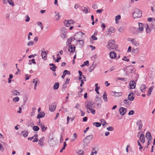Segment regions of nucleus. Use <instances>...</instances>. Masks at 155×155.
<instances>
[{"label":"nucleus","mask_w":155,"mask_h":155,"mask_svg":"<svg viewBox=\"0 0 155 155\" xmlns=\"http://www.w3.org/2000/svg\"><path fill=\"white\" fill-rule=\"evenodd\" d=\"M115 40L114 39L109 40L108 42L107 46L109 49H114L117 48V46L115 44Z\"/></svg>","instance_id":"1"},{"label":"nucleus","mask_w":155,"mask_h":155,"mask_svg":"<svg viewBox=\"0 0 155 155\" xmlns=\"http://www.w3.org/2000/svg\"><path fill=\"white\" fill-rule=\"evenodd\" d=\"M92 138V136H86L83 139V143L84 147L87 145Z\"/></svg>","instance_id":"2"},{"label":"nucleus","mask_w":155,"mask_h":155,"mask_svg":"<svg viewBox=\"0 0 155 155\" xmlns=\"http://www.w3.org/2000/svg\"><path fill=\"white\" fill-rule=\"evenodd\" d=\"M133 15L134 18H140L142 16L141 12L139 9H136L133 13Z\"/></svg>","instance_id":"3"},{"label":"nucleus","mask_w":155,"mask_h":155,"mask_svg":"<svg viewBox=\"0 0 155 155\" xmlns=\"http://www.w3.org/2000/svg\"><path fill=\"white\" fill-rule=\"evenodd\" d=\"M56 140L53 137V136H49L48 143L50 147H53L56 143Z\"/></svg>","instance_id":"4"},{"label":"nucleus","mask_w":155,"mask_h":155,"mask_svg":"<svg viewBox=\"0 0 155 155\" xmlns=\"http://www.w3.org/2000/svg\"><path fill=\"white\" fill-rule=\"evenodd\" d=\"M138 28L137 30L136 31L135 33L136 35H138V33H141L143 31V24L139 23H138Z\"/></svg>","instance_id":"5"},{"label":"nucleus","mask_w":155,"mask_h":155,"mask_svg":"<svg viewBox=\"0 0 155 155\" xmlns=\"http://www.w3.org/2000/svg\"><path fill=\"white\" fill-rule=\"evenodd\" d=\"M75 23L74 21L72 19L69 20H65L64 21V24L67 27H68L70 26L71 24H74Z\"/></svg>","instance_id":"6"},{"label":"nucleus","mask_w":155,"mask_h":155,"mask_svg":"<svg viewBox=\"0 0 155 155\" xmlns=\"http://www.w3.org/2000/svg\"><path fill=\"white\" fill-rule=\"evenodd\" d=\"M94 103H92V101H90L87 103V105H85V107L87 109H89V110L94 108L95 107L94 105Z\"/></svg>","instance_id":"7"},{"label":"nucleus","mask_w":155,"mask_h":155,"mask_svg":"<svg viewBox=\"0 0 155 155\" xmlns=\"http://www.w3.org/2000/svg\"><path fill=\"white\" fill-rule=\"evenodd\" d=\"M61 37L64 39L66 37L67 33V30L64 28H62L61 29Z\"/></svg>","instance_id":"8"},{"label":"nucleus","mask_w":155,"mask_h":155,"mask_svg":"<svg viewBox=\"0 0 155 155\" xmlns=\"http://www.w3.org/2000/svg\"><path fill=\"white\" fill-rule=\"evenodd\" d=\"M126 69L127 71L126 72V73H127V72H130V73H132L135 71L133 69V68L132 66H129L127 67Z\"/></svg>","instance_id":"9"},{"label":"nucleus","mask_w":155,"mask_h":155,"mask_svg":"<svg viewBox=\"0 0 155 155\" xmlns=\"http://www.w3.org/2000/svg\"><path fill=\"white\" fill-rule=\"evenodd\" d=\"M48 51H42L41 52V55L42 58L44 60L47 59V53H48Z\"/></svg>","instance_id":"10"},{"label":"nucleus","mask_w":155,"mask_h":155,"mask_svg":"<svg viewBox=\"0 0 155 155\" xmlns=\"http://www.w3.org/2000/svg\"><path fill=\"white\" fill-rule=\"evenodd\" d=\"M75 50V47L73 45H71L69 46L68 48V51L71 53L74 52Z\"/></svg>","instance_id":"11"},{"label":"nucleus","mask_w":155,"mask_h":155,"mask_svg":"<svg viewBox=\"0 0 155 155\" xmlns=\"http://www.w3.org/2000/svg\"><path fill=\"white\" fill-rule=\"evenodd\" d=\"M56 104L55 103H53L49 107V110L51 112H53L55 109Z\"/></svg>","instance_id":"12"},{"label":"nucleus","mask_w":155,"mask_h":155,"mask_svg":"<svg viewBox=\"0 0 155 155\" xmlns=\"http://www.w3.org/2000/svg\"><path fill=\"white\" fill-rule=\"evenodd\" d=\"M120 114L122 115L123 116L127 111L126 109L123 107H121L119 109Z\"/></svg>","instance_id":"13"},{"label":"nucleus","mask_w":155,"mask_h":155,"mask_svg":"<svg viewBox=\"0 0 155 155\" xmlns=\"http://www.w3.org/2000/svg\"><path fill=\"white\" fill-rule=\"evenodd\" d=\"M135 82L133 81H131L130 82L129 86H130V88L131 89H134L136 87Z\"/></svg>","instance_id":"14"},{"label":"nucleus","mask_w":155,"mask_h":155,"mask_svg":"<svg viewBox=\"0 0 155 155\" xmlns=\"http://www.w3.org/2000/svg\"><path fill=\"white\" fill-rule=\"evenodd\" d=\"M107 35H110L111 33L114 32V28L113 27H110L106 31Z\"/></svg>","instance_id":"15"},{"label":"nucleus","mask_w":155,"mask_h":155,"mask_svg":"<svg viewBox=\"0 0 155 155\" xmlns=\"http://www.w3.org/2000/svg\"><path fill=\"white\" fill-rule=\"evenodd\" d=\"M45 139V137H42L39 140H38V144L41 147L44 146V140Z\"/></svg>","instance_id":"16"},{"label":"nucleus","mask_w":155,"mask_h":155,"mask_svg":"<svg viewBox=\"0 0 155 155\" xmlns=\"http://www.w3.org/2000/svg\"><path fill=\"white\" fill-rule=\"evenodd\" d=\"M45 115V114L44 112L41 111L39 112L37 116V118L38 119H40L41 118L43 117H44Z\"/></svg>","instance_id":"17"},{"label":"nucleus","mask_w":155,"mask_h":155,"mask_svg":"<svg viewBox=\"0 0 155 155\" xmlns=\"http://www.w3.org/2000/svg\"><path fill=\"white\" fill-rule=\"evenodd\" d=\"M81 33V32H78L75 35H74V36L75 37L76 40H79V39H80L82 37V35H81L80 34Z\"/></svg>","instance_id":"18"},{"label":"nucleus","mask_w":155,"mask_h":155,"mask_svg":"<svg viewBox=\"0 0 155 155\" xmlns=\"http://www.w3.org/2000/svg\"><path fill=\"white\" fill-rule=\"evenodd\" d=\"M109 55L111 59L115 58L117 56L116 54L114 51H111L110 52Z\"/></svg>","instance_id":"19"},{"label":"nucleus","mask_w":155,"mask_h":155,"mask_svg":"<svg viewBox=\"0 0 155 155\" xmlns=\"http://www.w3.org/2000/svg\"><path fill=\"white\" fill-rule=\"evenodd\" d=\"M146 88L147 87L146 85L144 84H142L140 87V90L141 92L144 93Z\"/></svg>","instance_id":"20"},{"label":"nucleus","mask_w":155,"mask_h":155,"mask_svg":"<svg viewBox=\"0 0 155 155\" xmlns=\"http://www.w3.org/2000/svg\"><path fill=\"white\" fill-rule=\"evenodd\" d=\"M137 124L138 126V129L140 130L142 127L143 125L142 124L141 121L140 120H139L136 123Z\"/></svg>","instance_id":"21"},{"label":"nucleus","mask_w":155,"mask_h":155,"mask_svg":"<svg viewBox=\"0 0 155 155\" xmlns=\"http://www.w3.org/2000/svg\"><path fill=\"white\" fill-rule=\"evenodd\" d=\"M133 94L134 93H130L128 94V100L131 101L134 100V97L133 95H131L132 94Z\"/></svg>","instance_id":"22"},{"label":"nucleus","mask_w":155,"mask_h":155,"mask_svg":"<svg viewBox=\"0 0 155 155\" xmlns=\"http://www.w3.org/2000/svg\"><path fill=\"white\" fill-rule=\"evenodd\" d=\"M112 92L114 94V96L116 97H118L122 95V93L121 92H117L115 91H112Z\"/></svg>","instance_id":"23"},{"label":"nucleus","mask_w":155,"mask_h":155,"mask_svg":"<svg viewBox=\"0 0 155 155\" xmlns=\"http://www.w3.org/2000/svg\"><path fill=\"white\" fill-rule=\"evenodd\" d=\"M76 41L79 42V47L81 48H82L84 43V41L83 40H76Z\"/></svg>","instance_id":"24"},{"label":"nucleus","mask_w":155,"mask_h":155,"mask_svg":"<svg viewBox=\"0 0 155 155\" xmlns=\"http://www.w3.org/2000/svg\"><path fill=\"white\" fill-rule=\"evenodd\" d=\"M145 27L146 28V32L147 33H149L151 31V28H150L148 24H146L145 25Z\"/></svg>","instance_id":"25"},{"label":"nucleus","mask_w":155,"mask_h":155,"mask_svg":"<svg viewBox=\"0 0 155 155\" xmlns=\"http://www.w3.org/2000/svg\"><path fill=\"white\" fill-rule=\"evenodd\" d=\"M131 42L132 44L136 46H138L139 45V42L136 41L135 39H133L131 40Z\"/></svg>","instance_id":"26"},{"label":"nucleus","mask_w":155,"mask_h":155,"mask_svg":"<svg viewBox=\"0 0 155 155\" xmlns=\"http://www.w3.org/2000/svg\"><path fill=\"white\" fill-rule=\"evenodd\" d=\"M59 84L58 82L55 83L53 86V88L54 90L58 89L59 87Z\"/></svg>","instance_id":"27"},{"label":"nucleus","mask_w":155,"mask_h":155,"mask_svg":"<svg viewBox=\"0 0 155 155\" xmlns=\"http://www.w3.org/2000/svg\"><path fill=\"white\" fill-rule=\"evenodd\" d=\"M103 98L105 102H107L108 99L107 97V95L105 92H104L103 94Z\"/></svg>","instance_id":"28"},{"label":"nucleus","mask_w":155,"mask_h":155,"mask_svg":"<svg viewBox=\"0 0 155 155\" xmlns=\"http://www.w3.org/2000/svg\"><path fill=\"white\" fill-rule=\"evenodd\" d=\"M96 66L95 65L93 64L91 65L89 68L88 69V71L89 72H91L92 70H93L94 68Z\"/></svg>","instance_id":"29"},{"label":"nucleus","mask_w":155,"mask_h":155,"mask_svg":"<svg viewBox=\"0 0 155 155\" xmlns=\"http://www.w3.org/2000/svg\"><path fill=\"white\" fill-rule=\"evenodd\" d=\"M72 40H71V38H68L66 42V45L67 46L71 45V44Z\"/></svg>","instance_id":"30"},{"label":"nucleus","mask_w":155,"mask_h":155,"mask_svg":"<svg viewBox=\"0 0 155 155\" xmlns=\"http://www.w3.org/2000/svg\"><path fill=\"white\" fill-rule=\"evenodd\" d=\"M12 94L13 96H16L20 95V93L17 91L16 90H15L12 91Z\"/></svg>","instance_id":"31"},{"label":"nucleus","mask_w":155,"mask_h":155,"mask_svg":"<svg viewBox=\"0 0 155 155\" xmlns=\"http://www.w3.org/2000/svg\"><path fill=\"white\" fill-rule=\"evenodd\" d=\"M153 90V86L150 87L149 88V91H148V92L147 94V95L148 96H149L151 95Z\"/></svg>","instance_id":"32"},{"label":"nucleus","mask_w":155,"mask_h":155,"mask_svg":"<svg viewBox=\"0 0 155 155\" xmlns=\"http://www.w3.org/2000/svg\"><path fill=\"white\" fill-rule=\"evenodd\" d=\"M102 103V100L100 99V100H99V101H98V103L97 104V105L98 108H99L101 107Z\"/></svg>","instance_id":"33"},{"label":"nucleus","mask_w":155,"mask_h":155,"mask_svg":"<svg viewBox=\"0 0 155 155\" xmlns=\"http://www.w3.org/2000/svg\"><path fill=\"white\" fill-rule=\"evenodd\" d=\"M28 131L25 130L22 131L21 134L22 136H28Z\"/></svg>","instance_id":"34"},{"label":"nucleus","mask_w":155,"mask_h":155,"mask_svg":"<svg viewBox=\"0 0 155 155\" xmlns=\"http://www.w3.org/2000/svg\"><path fill=\"white\" fill-rule=\"evenodd\" d=\"M78 155H84V152L82 150H80L77 152Z\"/></svg>","instance_id":"35"},{"label":"nucleus","mask_w":155,"mask_h":155,"mask_svg":"<svg viewBox=\"0 0 155 155\" xmlns=\"http://www.w3.org/2000/svg\"><path fill=\"white\" fill-rule=\"evenodd\" d=\"M77 138V136H71L70 138V141L71 142L74 141Z\"/></svg>","instance_id":"36"},{"label":"nucleus","mask_w":155,"mask_h":155,"mask_svg":"<svg viewBox=\"0 0 155 155\" xmlns=\"http://www.w3.org/2000/svg\"><path fill=\"white\" fill-rule=\"evenodd\" d=\"M31 62H32V63L34 64H36V62L35 61V59H32L31 60H29V63H28V64H29V65L31 64L32 63H31Z\"/></svg>","instance_id":"37"},{"label":"nucleus","mask_w":155,"mask_h":155,"mask_svg":"<svg viewBox=\"0 0 155 155\" xmlns=\"http://www.w3.org/2000/svg\"><path fill=\"white\" fill-rule=\"evenodd\" d=\"M93 125H95V126L97 127H99L101 126V123L98 122H94L93 123Z\"/></svg>","instance_id":"38"},{"label":"nucleus","mask_w":155,"mask_h":155,"mask_svg":"<svg viewBox=\"0 0 155 155\" xmlns=\"http://www.w3.org/2000/svg\"><path fill=\"white\" fill-rule=\"evenodd\" d=\"M145 136H140V141L143 143L145 142Z\"/></svg>","instance_id":"39"},{"label":"nucleus","mask_w":155,"mask_h":155,"mask_svg":"<svg viewBox=\"0 0 155 155\" xmlns=\"http://www.w3.org/2000/svg\"><path fill=\"white\" fill-rule=\"evenodd\" d=\"M89 10V8L88 7H84V9L83 10V12L85 14H87L88 12V10Z\"/></svg>","instance_id":"40"},{"label":"nucleus","mask_w":155,"mask_h":155,"mask_svg":"<svg viewBox=\"0 0 155 155\" xmlns=\"http://www.w3.org/2000/svg\"><path fill=\"white\" fill-rule=\"evenodd\" d=\"M7 2H8L10 5H12V6H14V4L12 0H7Z\"/></svg>","instance_id":"41"},{"label":"nucleus","mask_w":155,"mask_h":155,"mask_svg":"<svg viewBox=\"0 0 155 155\" xmlns=\"http://www.w3.org/2000/svg\"><path fill=\"white\" fill-rule=\"evenodd\" d=\"M101 122H103L102 125L104 127H105V125L107 124V123L106 121L103 119H101Z\"/></svg>","instance_id":"42"},{"label":"nucleus","mask_w":155,"mask_h":155,"mask_svg":"<svg viewBox=\"0 0 155 155\" xmlns=\"http://www.w3.org/2000/svg\"><path fill=\"white\" fill-rule=\"evenodd\" d=\"M55 17L56 20H58L60 18L59 13V12H58V13H57V14L55 16Z\"/></svg>","instance_id":"43"},{"label":"nucleus","mask_w":155,"mask_h":155,"mask_svg":"<svg viewBox=\"0 0 155 155\" xmlns=\"http://www.w3.org/2000/svg\"><path fill=\"white\" fill-rule=\"evenodd\" d=\"M63 73L65 75L66 74L70 75L71 74L70 72L69 71L67 70H65L64 71Z\"/></svg>","instance_id":"44"},{"label":"nucleus","mask_w":155,"mask_h":155,"mask_svg":"<svg viewBox=\"0 0 155 155\" xmlns=\"http://www.w3.org/2000/svg\"><path fill=\"white\" fill-rule=\"evenodd\" d=\"M41 129L42 131L43 132H44L47 129V127H45L44 126L41 125Z\"/></svg>","instance_id":"45"},{"label":"nucleus","mask_w":155,"mask_h":155,"mask_svg":"<svg viewBox=\"0 0 155 155\" xmlns=\"http://www.w3.org/2000/svg\"><path fill=\"white\" fill-rule=\"evenodd\" d=\"M19 100V98L18 97H17L13 98V101L15 102H17Z\"/></svg>","instance_id":"46"},{"label":"nucleus","mask_w":155,"mask_h":155,"mask_svg":"<svg viewBox=\"0 0 155 155\" xmlns=\"http://www.w3.org/2000/svg\"><path fill=\"white\" fill-rule=\"evenodd\" d=\"M37 24L38 25L40 26L41 29L42 30L43 29V26L42 24V23L41 22H37Z\"/></svg>","instance_id":"47"},{"label":"nucleus","mask_w":155,"mask_h":155,"mask_svg":"<svg viewBox=\"0 0 155 155\" xmlns=\"http://www.w3.org/2000/svg\"><path fill=\"white\" fill-rule=\"evenodd\" d=\"M33 129L34 130L37 131L39 130V128L38 126H35L33 127Z\"/></svg>","instance_id":"48"},{"label":"nucleus","mask_w":155,"mask_h":155,"mask_svg":"<svg viewBox=\"0 0 155 155\" xmlns=\"http://www.w3.org/2000/svg\"><path fill=\"white\" fill-rule=\"evenodd\" d=\"M94 149L93 148L90 155H96L97 152L96 151H94Z\"/></svg>","instance_id":"49"},{"label":"nucleus","mask_w":155,"mask_h":155,"mask_svg":"<svg viewBox=\"0 0 155 155\" xmlns=\"http://www.w3.org/2000/svg\"><path fill=\"white\" fill-rule=\"evenodd\" d=\"M34 44V42L32 41H29L28 44H27V45L28 46H31V45H33Z\"/></svg>","instance_id":"50"},{"label":"nucleus","mask_w":155,"mask_h":155,"mask_svg":"<svg viewBox=\"0 0 155 155\" xmlns=\"http://www.w3.org/2000/svg\"><path fill=\"white\" fill-rule=\"evenodd\" d=\"M100 89V87L99 86H98V87H97L95 88V91L97 92V93L98 94H99V92L98 90Z\"/></svg>","instance_id":"51"},{"label":"nucleus","mask_w":155,"mask_h":155,"mask_svg":"<svg viewBox=\"0 0 155 155\" xmlns=\"http://www.w3.org/2000/svg\"><path fill=\"white\" fill-rule=\"evenodd\" d=\"M92 7L93 8L96 9L97 8V5L96 4H94L92 5Z\"/></svg>","instance_id":"52"},{"label":"nucleus","mask_w":155,"mask_h":155,"mask_svg":"<svg viewBox=\"0 0 155 155\" xmlns=\"http://www.w3.org/2000/svg\"><path fill=\"white\" fill-rule=\"evenodd\" d=\"M134 114V111L133 110H131L129 111V112L128 114L129 115H132Z\"/></svg>","instance_id":"53"},{"label":"nucleus","mask_w":155,"mask_h":155,"mask_svg":"<svg viewBox=\"0 0 155 155\" xmlns=\"http://www.w3.org/2000/svg\"><path fill=\"white\" fill-rule=\"evenodd\" d=\"M129 100L125 99L124 100V103L126 104H129Z\"/></svg>","instance_id":"54"},{"label":"nucleus","mask_w":155,"mask_h":155,"mask_svg":"<svg viewBox=\"0 0 155 155\" xmlns=\"http://www.w3.org/2000/svg\"><path fill=\"white\" fill-rule=\"evenodd\" d=\"M66 86L65 84H64L62 86V91H64L66 88Z\"/></svg>","instance_id":"55"},{"label":"nucleus","mask_w":155,"mask_h":155,"mask_svg":"<svg viewBox=\"0 0 155 155\" xmlns=\"http://www.w3.org/2000/svg\"><path fill=\"white\" fill-rule=\"evenodd\" d=\"M107 129L109 131H112L114 130V128L112 127H107Z\"/></svg>","instance_id":"56"},{"label":"nucleus","mask_w":155,"mask_h":155,"mask_svg":"<svg viewBox=\"0 0 155 155\" xmlns=\"http://www.w3.org/2000/svg\"><path fill=\"white\" fill-rule=\"evenodd\" d=\"M118 80L123 81H125L127 80V79L126 78H118Z\"/></svg>","instance_id":"57"},{"label":"nucleus","mask_w":155,"mask_h":155,"mask_svg":"<svg viewBox=\"0 0 155 155\" xmlns=\"http://www.w3.org/2000/svg\"><path fill=\"white\" fill-rule=\"evenodd\" d=\"M120 15H118L116 16L115 18V19L116 20H119L120 19Z\"/></svg>","instance_id":"58"},{"label":"nucleus","mask_w":155,"mask_h":155,"mask_svg":"<svg viewBox=\"0 0 155 155\" xmlns=\"http://www.w3.org/2000/svg\"><path fill=\"white\" fill-rule=\"evenodd\" d=\"M91 38L93 40H97V37H96L94 35H93L91 36Z\"/></svg>","instance_id":"59"},{"label":"nucleus","mask_w":155,"mask_h":155,"mask_svg":"<svg viewBox=\"0 0 155 155\" xmlns=\"http://www.w3.org/2000/svg\"><path fill=\"white\" fill-rule=\"evenodd\" d=\"M94 115L95 114V110L93 109H91L89 110Z\"/></svg>","instance_id":"60"},{"label":"nucleus","mask_w":155,"mask_h":155,"mask_svg":"<svg viewBox=\"0 0 155 155\" xmlns=\"http://www.w3.org/2000/svg\"><path fill=\"white\" fill-rule=\"evenodd\" d=\"M70 79L69 78H67L66 81L65 82V84H68L69 83Z\"/></svg>","instance_id":"61"},{"label":"nucleus","mask_w":155,"mask_h":155,"mask_svg":"<svg viewBox=\"0 0 155 155\" xmlns=\"http://www.w3.org/2000/svg\"><path fill=\"white\" fill-rule=\"evenodd\" d=\"M84 64H85L86 65H87V66H89V61L88 60L86 61H84Z\"/></svg>","instance_id":"62"},{"label":"nucleus","mask_w":155,"mask_h":155,"mask_svg":"<svg viewBox=\"0 0 155 155\" xmlns=\"http://www.w3.org/2000/svg\"><path fill=\"white\" fill-rule=\"evenodd\" d=\"M124 30V28L123 27H121L119 29L118 31L120 32H122Z\"/></svg>","instance_id":"63"},{"label":"nucleus","mask_w":155,"mask_h":155,"mask_svg":"<svg viewBox=\"0 0 155 155\" xmlns=\"http://www.w3.org/2000/svg\"><path fill=\"white\" fill-rule=\"evenodd\" d=\"M49 66H52L54 68H57V67L55 66V65L53 64H50Z\"/></svg>","instance_id":"64"}]
</instances>
